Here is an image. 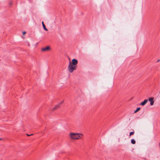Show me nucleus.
<instances>
[{
	"mask_svg": "<svg viewBox=\"0 0 160 160\" xmlns=\"http://www.w3.org/2000/svg\"><path fill=\"white\" fill-rule=\"evenodd\" d=\"M42 26H43V29L46 31H47L48 30V29L46 28L45 27V26L44 25V23L43 22H42Z\"/></svg>",
	"mask_w": 160,
	"mask_h": 160,
	"instance_id": "obj_8",
	"label": "nucleus"
},
{
	"mask_svg": "<svg viewBox=\"0 0 160 160\" xmlns=\"http://www.w3.org/2000/svg\"><path fill=\"white\" fill-rule=\"evenodd\" d=\"M69 136L71 139L78 140L82 138V134L80 133H71L70 134Z\"/></svg>",
	"mask_w": 160,
	"mask_h": 160,
	"instance_id": "obj_1",
	"label": "nucleus"
},
{
	"mask_svg": "<svg viewBox=\"0 0 160 160\" xmlns=\"http://www.w3.org/2000/svg\"><path fill=\"white\" fill-rule=\"evenodd\" d=\"M68 70L71 73H72L73 72L74 70H75L76 69V67L74 65H72L71 63V62H70L69 65L68 66Z\"/></svg>",
	"mask_w": 160,
	"mask_h": 160,
	"instance_id": "obj_2",
	"label": "nucleus"
},
{
	"mask_svg": "<svg viewBox=\"0 0 160 160\" xmlns=\"http://www.w3.org/2000/svg\"><path fill=\"white\" fill-rule=\"evenodd\" d=\"M148 100L150 102V105L152 106L154 104V101H153V98H149Z\"/></svg>",
	"mask_w": 160,
	"mask_h": 160,
	"instance_id": "obj_5",
	"label": "nucleus"
},
{
	"mask_svg": "<svg viewBox=\"0 0 160 160\" xmlns=\"http://www.w3.org/2000/svg\"><path fill=\"white\" fill-rule=\"evenodd\" d=\"M141 109V108H137L136 110L134 111V113H136L140 109Z\"/></svg>",
	"mask_w": 160,
	"mask_h": 160,
	"instance_id": "obj_10",
	"label": "nucleus"
},
{
	"mask_svg": "<svg viewBox=\"0 0 160 160\" xmlns=\"http://www.w3.org/2000/svg\"><path fill=\"white\" fill-rule=\"evenodd\" d=\"M78 61L76 59H73L72 60V62H71V63L73 65H74L76 66L78 64Z\"/></svg>",
	"mask_w": 160,
	"mask_h": 160,
	"instance_id": "obj_4",
	"label": "nucleus"
},
{
	"mask_svg": "<svg viewBox=\"0 0 160 160\" xmlns=\"http://www.w3.org/2000/svg\"><path fill=\"white\" fill-rule=\"evenodd\" d=\"M50 49V47L49 46H47V47L43 48L42 49V50L43 51H45L49 50Z\"/></svg>",
	"mask_w": 160,
	"mask_h": 160,
	"instance_id": "obj_7",
	"label": "nucleus"
},
{
	"mask_svg": "<svg viewBox=\"0 0 160 160\" xmlns=\"http://www.w3.org/2000/svg\"><path fill=\"white\" fill-rule=\"evenodd\" d=\"M131 143L132 144H135L136 143V141L134 139H132L131 140Z\"/></svg>",
	"mask_w": 160,
	"mask_h": 160,
	"instance_id": "obj_9",
	"label": "nucleus"
},
{
	"mask_svg": "<svg viewBox=\"0 0 160 160\" xmlns=\"http://www.w3.org/2000/svg\"><path fill=\"white\" fill-rule=\"evenodd\" d=\"M2 138H0V140H2Z\"/></svg>",
	"mask_w": 160,
	"mask_h": 160,
	"instance_id": "obj_15",
	"label": "nucleus"
},
{
	"mask_svg": "<svg viewBox=\"0 0 160 160\" xmlns=\"http://www.w3.org/2000/svg\"><path fill=\"white\" fill-rule=\"evenodd\" d=\"M63 102V101H62L61 102H60L57 105H55V107L52 108V110L53 111H54V110L57 109V108H59L60 107V105Z\"/></svg>",
	"mask_w": 160,
	"mask_h": 160,
	"instance_id": "obj_3",
	"label": "nucleus"
},
{
	"mask_svg": "<svg viewBox=\"0 0 160 160\" xmlns=\"http://www.w3.org/2000/svg\"><path fill=\"white\" fill-rule=\"evenodd\" d=\"M26 33V32H22V34L23 35L25 34Z\"/></svg>",
	"mask_w": 160,
	"mask_h": 160,
	"instance_id": "obj_12",
	"label": "nucleus"
},
{
	"mask_svg": "<svg viewBox=\"0 0 160 160\" xmlns=\"http://www.w3.org/2000/svg\"><path fill=\"white\" fill-rule=\"evenodd\" d=\"M148 101V100L145 99L143 102H141L140 104V105L142 106H144L147 103Z\"/></svg>",
	"mask_w": 160,
	"mask_h": 160,
	"instance_id": "obj_6",
	"label": "nucleus"
},
{
	"mask_svg": "<svg viewBox=\"0 0 160 160\" xmlns=\"http://www.w3.org/2000/svg\"><path fill=\"white\" fill-rule=\"evenodd\" d=\"M134 132H131L130 133L129 136H131V135L133 134H134Z\"/></svg>",
	"mask_w": 160,
	"mask_h": 160,
	"instance_id": "obj_11",
	"label": "nucleus"
},
{
	"mask_svg": "<svg viewBox=\"0 0 160 160\" xmlns=\"http://www.w3.org/2000/svg\"><path fill=\"white\" fill-rule=\"evenodd\" d=\"M33 134H30V135H29V134H27V135L28 136H31V135H33Z\"/></svg>",
	"mask_w": 160,
	"mask_h": 160,
	"instance_id": "obj_13",
	"label": "nucleus"
},
{
	"mask_svg": "<svg viewBox=\"0 0 160 160\" xmlns=\"http://www.w3.org/2000/svg\"><path fill=\"white\" fill-rule=\"evenodd\" d=\"M160 60L159 59H158V60L157 61V62H159Z\"/></svg>",
	"mask_w": 160,
	"mask_h": 160,
	"instance_id": "obj_14",
	"label": "nucleus"
}]
</instances>
